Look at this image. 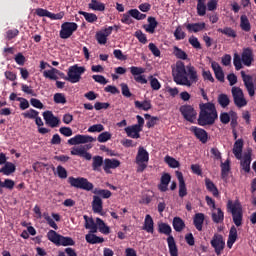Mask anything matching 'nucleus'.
<instances>
[{
	"label": "nucleus",
	"instance_id": "nucleus-1",
	"mask_svg": "<svg viewBox=\"0 0 256 256\" xmlns=\"http://www.w3.org/2000/svg\"><path fill=\"white\" fill-rule=\"evenodd\" d=\"M172 77L176 85L183 87H192L199 82V74L197 68L189 64L185 66V62L177 61L175 67L172 69Z\"/></svg>",
	"mask_w": 256,
	"mask_h": 256
},
{
	"label": "nucleus",
	"instance_id": "nucleus-2",
	"mask_svg": "<svg viewBox=\"0 0 256 256\" xmlns=\"http://www.w3.org/2000/svg\"><path fill=\"white\" fill-rule=\"evenodd\" d=\"M199 107L198 125H200V127L215 125V121L219 118L215 104L211 102L201 103Z\"/></svg>",
	"mask_w": 256,
	"mask_h": 256
},
{
	"label": "nucleus",
	"instance_id": "nucleus-3",
	"mask_svg": "<svg viewBox=\"0 0 256 256\" xmlns=\"http://www.w3.org/2000/svg\"><path fill=\"white\" fill-rule=\"evenodd\" d=\"M158 233H161L162 235H166L167 238V244L169 248L170 256H179V249L177 248V243H175V238L171 233H173V229L171 226L167 223H160L158 224Z\"/></svg>",
	"mask_w": 256,
	"mask_h": 256
},
{
	"label": "nucleus",
	"instance_id": "nucleus-4",
	"mask_svg": "<svg viewBox=\"0 0 256 256\" xmlns=\"http://www.w3.org/2000/svg\"><path fill=\"white\" fill-rule=\"evenodd\" d=\"M227 209L232 214L233 223L236 227H241V225H243V207L241 203H239V201L233 203V201L229 200Z\"/></svg>",
	"mask_w": 256,
	"mask_h": 256
},
{
	"label": "nucleus",
	"instance_id": "nucleus-5",
	"mask_svg": "<svg viewBox=\"0 0 256 256\" xmlns=\"http://www.w3.org/2000/svg\"><path fill=\"white\" fill-rule=\"evenodd\" d=\"M149 163V152L143 147L140 146L138 148V152L136 155V164L137 167V173H143L147 169V165Z\"/></svg>",
	"mask_w": 256,
	"mask_h": 256
},
{
	"label": "nucleus",
	"instance_id": "nucleus-6",
	"mask_svg": "<svg viewBox=\"0 0 256 256\" xmlns=\"http://www.w3.org/2000/svg\"><path fill=\"white\" fill-rule=\"evenodd\" d=\"M68 183L70 187H75V189H83V191H93V183L89 182L87 178L78 177L75 178L70 176L68 178Z\"/></svg>",
	"mask_w": 256,
	"mask_h": 256
},
{
	"label": "nucleus",
	"instance_id": "nucleus-7",
	"mask_svg": "<svg viewBox=\"0 0 256 256\" xmlns=\"http://www.w3.org/2000/svg\"><path fill=\"white\" fill-rule=\"evenodd\" d=\"M83 73H85V67L74 65L68 69V76L63 77V79H65V81H69V83H79Z\"/></svg>",
	"mask_w": 256,
	"mask_h": 256
},
{
	"label": "nucleus",
	"instance_id": "nucleus-8",
	"mask_svg": "<svg viewBox=\"0 0 256 256\" xmlns=\"http://www.w3.org/2000/svg\"><path fill=\"white\" fill-rule=\"evenodd\" d=\"M131 17L136 19V21H143V19L147 18V14L140 13L137 9H130L122 15L121 23H124V25H131L133 23Z\"/></svg>",
	"mask_w": 256,
	"mask_h": 256
},
{
	"label": "nucleus",
	"instance_id": "nucleus-9",
	"mask_svg": "<svg viewBox=\"0 0 256 256\" xmlns=\"http://www.w3.org/2000/svg\"><path fill=\"white\" fill-rule=\"evenodd\" d=\"M77 29H79V25L75 22L62 23L61 30L59 32L60 39H69Z\"/></svg>",
	"mask_w": 256,
	"mask_h": 256
},
{
	"label": "nucleus",
	"instance_id": "nucleus-10",
	"mask_svg": "<svg viewBox=\"0 0 256 256\" xmlns=\"http://www.w3.org/2000/svg\"><path fill=\"white\" fill-rule=\"evenodd\" d=\"M231 93L234 105H236V107H238L239 109L246 107L247 99H245V94L240 87H232Z\"/></svg>",
	"mask_w": 256,
	"mask_h": 256
},
{
	"label": "nucleus",
	"instance_id": "nucleus-11",
	"mask_svg": "<svg viewBox=\"0 0 256 256\" xmlns=\"http://www.w3.org/2000/svg\"><path fill=\"white\" fill-rule=\"evenodd\" d=\"M211 247H213L216 255H221L225 250V238L219 233H215L210 241Z\"/></svg>",
	"mask_w": 256,
	"mask_h": 256
},
{
	"label": "nucleus",
	"instance_id": "nucleus-12",
	"mask_svg": "<svg viewBox=\"0 0 256 256\" xmlns=\"http://www.w3.org/2000/svg\"><path fill=\"white\" fill-rule=\"evenodd\" d=\"M180 113L189 123H194L195 119H197V111L191 105H182L180 107Z\"/></svg>",
	"mask_w": 256,
	"mask_h": 256
},
{
	"label": "nucleus",
	"instance_id": "nucleus-13",
	"mask_svg": "<svg viewBox=\"0 0 256 256\" xmlns=\"http://www.w3.org/2000/svg\"><path fill=\"white\" fill-rule=\"evenodd\" d=\"M95 141H97V138H93V136L77 134L68 140V145H83Z\"/></svg>",
	"mask_w": 256,
	"mask_h": 256
},
{
	"label": "nucleus",
	"instance_id": "nucleus-14",
	"mask_svg": "<svg viewBox=\"0 0 256 256\" xmlns=\"http://www.w3.org/2000/svg\"><path fill=\"white\" fill-rule=\"evenodd\" d=\"M130 73L134 76V81H136V83L146 85L147 78H145V75H143V73H145V68L132 66L130 67Z\"/></svg>",
	"mask_w": 256,
	"mask_h": 256
},
{
	"label": "nucleus",
	"instance_id": "nucleus-15",
	"mask_svg": "<svg viewBox=\"0 0 256 256\" xmlns=\"http://www.w3.org/2000/svg\"><path fill=\"white\" fill-rule=\"evenodd\" d=\"M43 118L46 123V125H49L52 129H55V127H59L61 120L53 114L52 111H45L43 112Z\"/></svg>",
	"mask_w": 256,
	"mask_h": 256
},
{
	"label": "nucleus",
	"instance_id": "nucleus-16",
	"mask_svg": "<svg viewBox=\"0 0 256 256\" xmlns=\"http://www.w3.org/2000/svg\"><path fill=\"white\" fill-rule=\"evenodd\" d=\"M241 59L243 65L246 67H251L253 64V61H255V55L253 54V49L252 48H244L241 54Z\"/></svg>",
	"mask_w": 256,
	"mask_h": 256
},
{
	"label": "nucleus",
	"instance_id": "nucleus-17",
	"mask_svg": "<svg viewBox=\"0 0 256 256\" xmlns=\"http://www.w3.org/2000/svg\"><path fill=\"white\" fill-rule=\"evenodd\" d=\"M190 131H192L195 137L198 138L203 144L207 143V141L209 140V134L203 128L192 126L190 128Z\"/></svg>",
	"mask_w": 256,
	"mask_h": 256
},
{
	"label": "nucleus",
	"instance_id": "nucleus-18",
	"mask_svg": "<svg viewBox=\"0 0 256 256\" xmlns=\"http://www.w3.org/2000/svg\"><path fill=\"white\" fill-rule=\"evenodd\" d=\"M251 155H253V149L248 148L247 152L244 153L243 161H241L240 163L245 173H249V171H251Z\"/></svg>",
	"mask_w": 256,
	"mask_h": 256
},
{
	"label": "nucleus",
	"instance_id": "nucleus-19",
	"mask_svg": "<svg viewBox=\"0 0 256 256\" xmlns=\"http://www.w3.org/2000/svg\"><path fill=\"white\" fill-rule=\"evenodd\" d=\"M120 165H121V161L115 158H112V159L106 158L104 160L103 169L105 173H111V169H117V167H120Z\"/></svg>",
	"mask_w": 256,
	"mask_h": 256
},
{
	"label": "nucleus",
	"instance_id": "nucleus-20",
	"mask_svg": "<svg viewBox=\"0 0 256 256\" xmlns=\"http://www.w3.org/2000/svg\"><path fill=\"white\" fill-rule=\"evenodd\" d=\"M176 177L179 182V197H187V186L185 184V179L183 178V173L176 171Z\"/></svg>",
	"mask_w": 256,
	"mask_h": 256
},
{
	"label": "nucleus",
	"instance_id": "nucleus-21",
	"mask_svg": "<svg viewBox=\"0 0 256 256\" xmlns=\"http://www.w3.org/2000/svg\"><path fill=\"white\" fill-rule=\"evenodd\" d=\"M211 68L214 71V75L216 79L220 81V83L225 82V73L223 72V68L216 61L211 62Z\"/></svg>",
	"mask_w": 256,
	"mask_h": 256
},
{
	"label": "nucleus",
	"instance_id": "nucleus-22",
	"mask_svg": "<svg viewBox=\"0 0 256 256\" xmlns=\"http://www.w3.org/2000/svg\"><path fill=\"white\" fill-rule=\"evenodd\" d=\"M147 21L148 24H144L143 29L146 31V33L153 35V33H155V29H157V25H159V22H157V19H155L153 16H149Z\"/></svg>",
	"mask_w": 256,
	"mask_h": 256
},
{
	"label": "nucleus",
	"instance_id": "nucleus-23",
	"mask_svg": "<svg viewBox=\"0 0 256 256\" xmlns=\"http://www.w3.org/2000/svg\"><path fill=\"white\" fill-rule=\"evenodd\" d=\"M142 229L143 231H146V233H155V222L153 221V217H151V215L147 214L145 216Z\"/></svg>",
	"mask_w": 256,
	"mask_h": 256
},
{
	"label": "nucleus",
	"instance_id": "nucleus-24",
	"mask_svg": "<svg viewBox=\"0 0 256 256\" xmlns=\"http://www.w3.org/2000/svg\"><path fill=\"white\" fill-rule=\"evenodd\" d=\"M169 183H171V174L169 173H164L161 176L160 179V184L158 185V189L159 191H161L162 193H165L169 188Z\"/></svg>",
	"mask_w": 256,
	"mask_h": 256
},
{
	"label": "nucleus",
	"instance_id": "nucleus-25",
	"mask_svg": "<svg viewBox=\"0 0 256 256\" xmlns=\"http://www.w3.org/2000/svg\"><path fill=\"white\" fill-rule=\"evenodd\" d=\"M232 152L236 159H243V139H238L235 141Z\"/></svg>",
	"mask_w": 256,
	"mask_h": 256
},
{
	"label": "nucleus",
	"instance_id": "nucleus-26",
	"mask_svg": "<svg viewBox=\"0 0 256 256\" xmlns=\"http://www.w3.org/2000/svg\"><path fill=\"white\" fill-rule=\"evenodd\" d=\"M189 33H199L205 29V22L184 24Z\"/></svg>",
	"mask_w": 256,
	"mask_h": 256
},
{
	"label": "nucleus",
	"instance_id": "nucleus-27",
	"mask_svg": "<svg viewBox=\"0 0 256 256\" xmlns=\"http://www.w3.org/2000/svg\"><path fill=\"white\" fill-rule=\"evenodd\" d=\"M141 130V128H138L137 126H128L125 128V132L127 137H130L131 139H140L141 138V134L139 133Z\"/></svg>",
	"mask_w": 256,
	"mask_h": 256
},
{
	"label": "nucleus",
	"instance_id": "nucleus-28",
	"mask_svg": "<svg viewBox=\"0 0 256 256\" xmlns=\"http://www.w3.org/2000/svg\"><path fill=\"white\" fill-rule=\"evenodd\" d=\"M15 171H17V166L12 162H6L4 167L0 168V173H3V175H6L7 177H9V175H13Z\"/></svg>",
	"mask_w": 256,
	"mask_h": 256
},
{
	"label": "nucleus",
	"instance_id": "nucleus-29",
	"mask_svg": "<svg viewBox=\"0 0 256 256\" xmlns=\"http://www.w3.org/2000/svg\"><path fill=\"white\" fill-rule=\"evenodd\" d=\"M92 211L93 213H101L103 211V200L97 195L93 196Z\"/></svg>",
	"mask_w": 256,
	"mask_h": 256
},
{
	"label": "nucleus",
	"instance_id": "nucleus-30",
	"mask_svg": "<svg viewBox=\"0 0 256 256\" xmlns=\"http://www.w3.org/2000/svg\"><path fill=\"white\" fill-rule=\"evenodd\" d=\"M83 219L85 221V229H89L90 233H97V222L87 215H84Z\"/></svg>",
	"mask_w": 256,
	"mask_h": 256
},
{
	"label": "nucleus",
	"instance_id": "nucleus-31",
	"mask_svg": "<svg viewBox=\"0 0 256 256\" xmlns=\"http://www.w3.org/2000/svg\"><path fill=\"white\" fill-rule=\"evenodd\" d=\"M193 223L197 231H203V223H205V214L203 213L195 214Z\"/></svg>",
	"mask_w": 256,
	"mask_h": 256
},
{
	"label": "nucleus",
	"instance_id": "nucleus-32",
	"mask_svg": "<svg viewBox=\"0 0 256 256\" xmlns=\"http://www.w3.org/2000/svg\"><path fill=\"white\" fill-rule=\"evenodd\" d=\"M105 165V160H103V156H94L92 158V169L93 171L101 172V167Z\"/></svg>",
	"mask_w": 256,
	"mask_h": 256
},
{
	"label": "nucleus",
	"instance_id": "nucleus-33",
	"mask_svg": "<svg viewBox=\"0 0 256 256\" xmlns=\"http://www.w3.org/2000/svg\"><path fill=\"white\" fill-rule=\"evenodd\" d=\"M205 185L207 191H209V193H212L213 197H219V189H217V186L215 185V183H213V181H211V179L206 178Z\"/></svg>",
	"mask_w": 256,
	"mask_h": 256
},
{
	"label": "nucleus",
	"instance_id": "nucleus-34",
	"mask_svg": "<svg viewBox=\"0 0 256 256\" xmlns=\"http://www.w3.org/2000/svg\"><path fill=\"white\" fill-rule=\"evenodd\" d=\"M172 225L176 233H181L185 229V221L181 217H174Z\"/></svg>",
	"mask_w": 256,
	"mask_h": 256
},
{
	"label": "nucleus",
	"instance_id": "nucleus-35",
	"mask_svg": "<svg viewBox=\"0 0 256 256\" xmlns=\"http://www.w3.org/2000/svg\"><path fill=\"white\" fill-rule=\"evenodd\" d=\"M96 227L103 235H109V233H111L109 226H107L101 218H96Z\"/></svg>",
	"mask_w": 256,
	"mask_h": 256
},
{
	"label": "nucleus",
	"instance_id": "nucleus-36",
	"mask_svg": "<svg viewBox=\"0 0 256 256\" xmlns=\"http://www.w3.org/2000/svg\"><path fill=\"white\" fill-rule=\"evenodd\" d=\"M221 178L225 179L228 177L229 172L231 171V160L227 159L225 162H222L221 165Z\"/></svg>",
	"mask_w": 256,
	"mask_h": 256
},
{
	"label": "nucleus",
	"instance_id": "nucleus-37",
	"mask_svg": "<svg viewBox=\"0 0 256 256\" xmlns=\"http://www.w3.org/2000/svg\"><path fill=\"white\" fill-rule=\"evenodd\" d=\"M59 73V70L57 68H51V70H45L43 72V77L46 79H50L51 81H57L59 77L57 76Z\"/></svg>",
	"mask_w": 256,
	"mask_h": 256
},
{
	"label": "nucleus",
	"instance_id": "nucleus-38",
	"mask_svg": "<svg viewBox=\"0 0 256 256\" xmlns=\"http://www.w3.org/2000/svg\"><path fill=\"white\" fill-rule=\"evenodd\" d=\"M89 9H92V11H104L105 10V4L103 2H100L99 0H91L88 4Z\"/></svg>",
	"mask_w": 256,
	"mask_h": 256
},
{
	"label": "nucleus",
	"instance_id": "nucleus-39",
	"mask_svg": "<svg viewBox=\"0 0 256 256\" xmlns=\"http://www.w3.org/2000/svg\"><path fill=\"white\" fill-rule=\"evenodd\" d=\"M73 245H75V240H73V238L63 235L60 236L58 247H69Z\"/></svg>",
	"mask_w": 256,
	"mask_h": 256
},
{
	"label": "nucleus",
	"instance_id": "nucleus-40",
	"mask_svg": "<svg viewBox=\"0 0 256 256\" xmlns=\"http://www.w3.org/2000/svg\"><path fill=\"white\" fill-rule=\"evenodd\" d=\"M136 109H142V111H149L151 109V100H144L143 102L136 100L134 102Z\"/></svg>",
	"mask_w": 256,
	"mask_h": 256
},
{
	"label": "nucleus",
	"instance_id": "nucleus-41",
	"mask_svg": "<svg viewBox=\"0 0 256 256\" xmlns=\"http://www.w3.org/2000/svg\"><path fill=\"white\" fill-rule=\"evenodd\" d=\"M207 0H198L197 1V14L199 15V17H205V15L207 14V5H205V2Z\"/></svg>",
	"mask_w": 256,
	"mask_h": 256
},
{
	"label": "nucleus",
	"instance_id": "nucleus-42",
	"mask_svg": "<svg viewBox=\"0 0 256 256\" xmlns=\"http://www.w3.org/2000/svg\"><path fill=\"white\" fill-rule=\"evenodd\" d=\"M173 55L176 56V59H181L182 61H187L188 55L183 49L179 48L178 46L173 47Z\"/></svg>",
	"mask_w": 256,
	"mask_h": 256
},
{
	"label": "nucleus",
	"instance_id": "nucleus-43",
	"mask_svg": "<svg viewBox=\"0 0 256 256\" xmlns=\"http://www.w3.org/2000/svg\"><path fill=\"white\" fill-rule=\"evenodd\" d=\"M217 31L218 33H222V35H226V37H231L232 39L237 37V32L231 27L219 28Z\"/></svg>",
	"mask_w": 256,
	"mask_h": 256
},
{
	"label": "nucleus",
	"instance_id": "nucleus-44",
	"mask_svg": "<svg viewBox=\"0 0 256 256\" xmlns=\"http://www.w3.org/2000/svg\"><path fill=\"white\" fill-rule=\"evenodd\" d=\"M47 238L51 243H54V245H59V241L61 239V235L58 234L55 230H49L47 233Z\"/></svg>",
	"mask_w": 256,
	"mask_h": 256
},
{
	"label": "nucleus",
	"instance_id": "nucleus-45",
	"mask_svg": "<svg viewBox=\"0 0 256 256\" xmlns=\"http://www.w3.org/2000/svg\"><path fill=\"white\" fill-rule=\"evenodd\" d=\"M93 193L97 195L96 197H102V199H109L113 195L109 190L99 188H95Z\"/></svg>",
	"mask_w": 256,
	"mask_h": 256
},
{
	"label": "nucleus",
	"instance_id": "nucleus-46",
	"mask_svg": "<svg viewBox=\"0 0 256 256\" xmlns=\"http://www.w3.org/2000/svg\"><path fill=\"white\" fill-rule=\"evenodd\" d=\"M85 239L87 243H90V245H97V243H103L104 239L95 235V234H87L85 236Z\"/></svg>",
	"mask_w": 256,
	"mask_h": 256
},
{
	"label": "nucleus",
	"instance_id": "nucleus-47",
	"mask_svg": "<svg viewBox=\"0 0 256 256\" xmlns=\"http://www.w3.org/2000/svg\"><path fill=\"white\" fill-rule=\"evenodd\" d=\"M240 27L242 31L249 32L251 31V23L249 22V18L246 15H242L240 18Z\"/></svg>",
	"mask_w": 256,
	"mask_h": 256
},
{
	"label": "nucleus",
	"instance_id": "nucleus-48",
	"mask_svg": "<svg viewBox=\"0 0 256 256\" xmlns=\"http://www.w3.org/2000/svg\"><path fill=\"white\" fill-rule=\"evenodd\" d=\"M218 103L222 107V109H225L226 107H229L231 99H229V96L227 94H220L218 95Z\"/></svg>",
	"mask_w": 256,
	"mask_h": 256
},
{
	"label": "nucleus",
	"instance_id": "nucleus-49",
	"mask_svg": "<svg viewBox=\"0 0 256 256\" xmlns=\"http://www.w3.org/2000/svg\"><path fill=\"white\" fill-rule=\"evenodd\" d=\"M79 15H83L84 19H85V21H87V23H95L98 19L97 14H95V13L79 11Z\"/></svg>",
	"mask_w": 256,
	"mask_h": 256
},
{
	"label": "nucleus",
	"instance_id": "nucleus-50",
	"mask_svg": "<svg viewBox=\"0 0 256 256\" xmlns=\"http://www.w3.org/2000/svg\"><path fill=\"white\" fill-rule=\"evenodd\" d=\"M224 219L225 214L221 208H217V213H212V221H214V223H223Z\"/></svg>",
	"mask_w": 256,
	"mask_h": 256
},
{
	"label": "nucleus",
	"instance_id": "nucleus-51",
	"mask_svg": "<svg viewBox=\"0 0 256 256\" xmlns=\"http://www.w3.org/2000/svg\"><path fill=\"white\" fill-rule=\"evenodd\" d=\"M174 37L176 41H183V39L187 37V34L183 31L181 26H178L174 31Z\"/></svg>",
	"mask_w": 256,
	"mask_h": 256
},
{
	"label": "nucleus",
	"instance_id": "nucleus-52",
	"mask_svg": "<svg viewBox=\"0 0 256 256\" xmlns=\"http://www.w3.org/2000/svg\"><path fill=\"white\" fill-rule=\"evenodd\" d=\"M22 115L25 119H37L39 117V111L31 108L30 110L24 112Z\"/></svg>",
	"mask_w": 256,
	"mask_h": 256
},
{
	"label": "nucleus",
	"instance_id": "nucleus-53",
	"mask_svg": "<svg viewBox=\"0 0 256 256\" xmlns=\"http://www.w3.org/2000/svg\"><path fill=\"white\" fill-rule=\"evenodd\" d=\"M134 37H136V39H138L139 43H142V45H147V35L143 33L142 30H137L134 33Z\"/></svg>",
	"mask_w": 256,
	"mask_h": 256
},
{
	"label": "nucleus",
	"instance_id": "nucleus-54",
	"mask_svg": "<svg viewBox=\"0 0 256 256\" xmlns=\"http://www.w3.org/2000/svg\"><path fill=\"white\" fill-rule=\"evenodd\" d=\"M54 103L57 105H65L67 103V98L63 93H56L54 94Z\"/></svg>",
	"mask_w": 256,
	"mask_h": 256
},
{
	"label": "nucleus",
	"instance_id": "nucleus-55",
	"mask_svg": "<svg viewBox=\"0 0 256 256\" xmlns=\"http://www.w3.org/2000/svg\"><path fill=\"white\" fill-rule=\"evenodd\" d=\"M148 79L150 81V87L153 89V91H159V89H161V83L157 78L149 76Z\"/></svg>",
	"mask_w": 256,
	"mask_h": 256
},
{
	"label": "nucleus",
	"instance_id": "nucleus-56",
	"mask_svg": "<svg viewBox=\"0 0 256 256\" xmlns=\"http://www.w3.org/2000/svg\"><path fill=\"white\" fill-rule=\"evenodd\" d=\"M243 60L241 59V56L239 54L235 53L233 58V63L236 71H241L243 69Z\"/></svg>",
	"mask_w": 256,
	"mask_h": 256
},
{
	"label": "nucleus",
	"instance_id": "nucleus-57",
	"mask_svg": "<svg viewBox=\"0 0 256 256\" xmlns=\"http://www.w3.org/2000/svg\"><path fill=\"white\" fill-rule=\"evenodd\" d=\"M112 137V134L110 132H102L98 135L97 141L98 143H107V141H110Z\"/></svg>",
	"mask_w": 256,
	"mask_h": 256
},
{
	"label": "nucleus",
	"instance_id": "nucleus-58",
	"mask_svg": "<svg viewBox=\"0 0 256 256\" xmlns=\"http://www.w3.org/2000/svg\"><path fill=\"white\" fill-rule=\"evenodd\" d=\"M165 163H167V165H169V167H171L172 169H177V167L181 165L179 161H177L175 158L171 156L165 157Z\"/></svg>",
	"mask_w": 256,
	"mask_h": 256
},
{
	"label": "nucleus",
	"instance_id": "nucleus-59",
	"mask_svg": "<svg viewBox=\"0 0 256 256\" xmlns=\"http://www.w3.org/2000/svg\"><path fill=\"white\" fill-rule=\"evenodd\" d=\"M0 187H4V189H9V191H12L15 187V181L11 179H5L4 182L0 179Z\"/></svg>",
	"mask_w": 256,
	"mask_h": 256
},
{
	"label": "nucleus",
	"instance_id": "nucleus-60",
	"mask_svg": "<svg viewBox=\"0 0 256 256\" xmlns=\"http://www.w3.org/2000/svg\"><path fill=\"white\" fill-rule=\"evenodd\" d=\"M120 87H121L123 97H126L127 99H129L130 97H133V93H131V90H129V85L125 83H121Z\"/></svg>",
	"mask_w": 256,
	"mask_h": 256
},
{
	"label": "nucleus",
	"instance_id": "nucleus-61",
	"mask_svg": "<svg viewBox=\"0 0 256 256\" xmlns=\"http://www.w3.org/2000/svg\"><path fill=\"white\" fill-rule=\"evenodd\" d=\"M96 41L99 43V45L107 44V36L103 34V31H99L96 33Z\"/></svg>",
	"mask_w": 256,
	"mask_h": 256
},
{
	"label": "nucleus",
	"instance_id": "nucleus-62",
	"mask_svg": "<svg viewBox=\"0 0 256 256\" xmlns=\"http://www.w3.org/2000/svg\"><path fill=\"white\" fill-rule=\"evenodd\" d=\"M188 43H190L194 49H201V42H199V39L195 36H191L188 39Z\"/></svg>",
	"mask_w": 256,
	"mask_h": 256
},
{
	"label": "nucleus",
	"instance_id": "nucleus-63",
	"mask_svg": "<svg viewBox=\"0 0 256 256\" xmlns=\"http://www.w3.org/2000/svg\"><path fill=\"white\" fill-rule=\"evenodd\" d=\"M19 35L18 29H10L6 32V39L8 41H11L12 39H15Z\"/></svg>",
	"mask_w": 256,
	"mask_h": 256
},
{
	"label": "nucleus",
	"instance_id": "nucleus-64",
	"mask_svg": "<svg viewBox=\"0 0 256 256\" xmlns=\"http://www.w3.org/2000/svg\"><path fill=\"white\" fill-rule=\"evenodd\" d=\"M56 169L57 175L60 179H67V170L63 166L59 165Z\"/></svg>",
	"mask_w": 256,
	"mask_h": 256
}]
</instances>
